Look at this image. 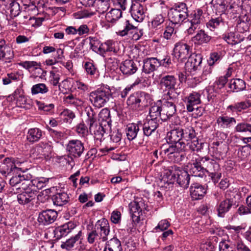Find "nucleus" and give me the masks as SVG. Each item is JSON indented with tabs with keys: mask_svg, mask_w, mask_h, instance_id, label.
I'll use <instances>...</instances> for the list:
<instances>
[{
	"mask_svg": "<svg viewBox=\"0 0 251 251\" xmlns=\"http://www.w3.org/2000/svg\"><path fill=\"white\" fill-rule=\"evenodd\" d=\"M87 119L86 120V123L89 126V129L92 131L94 126L97 124V115L96 113L91 106H87L85 109Z\"/></svg>",
	"mask_w": 251,
	"mask_h": 251,
	"instance_id": "38",
	"label": "nucleus"
},
{
	"mask_svg": "<svg viewBox=\"0 0 251 251\" xmlns=\"http://www.w3.org/2000/svg\"><path fill=\"white\" fill-rule=\"evenodd\" d=\"M169 18L172 25L177 27L180 26L182 23L188 19L172 9H171L170 12L169 13Z\"/></svg>",
	"mask_w": 251,
	"mask_h": 251,
	"instance_id": "37",
	"label": "nucleus"
},
{
	"mask_svg": "<svg viewBox=\"0 0 251 251\" xmlns=\"http://www.w3.org/2000/svg\"><path fill=\"white\" fill-rule=\"evenodd\" d=\"M180 129L182 133V139L186 141H189L196 138V132L193 127L190 126L185 127L184 129Z\"/></svg>",
	"mask_w": 251,
	"mask_h": 251,
	"instance_id": "47",
	"label": "nucleus"
},
{
	"mask_svg": "<svg viewBox=\"0 0 251 251\" xmlns=\"http://www.w3.org/2000/svg\"><path fill=\"white\" fill-rule=\"evenodd\" d=\"M130 214L132 221L134 223H138L140 221V216L143 211L146 209L144 201L138 199L131 201L128 205Z\"/></svg>",
	"mask_w": 251,
	"mask_h": 251,
	"instance_id": "8",
	"label": "nucleus"
},
{
	"mask_svg": "<svg viewBox=\"0 0 251 251\" xmlns=\"http://www.w3.org/2000/svg\"><path fill=\"white\" fill-rule=\"evenodd\" d=\"M52 151L51 146L48 143L41 142L31 150L34 156L50 157Z\"/></svg>",
	"mask_w": 251,
	"mask_h": 251,
	"instance_id": "10",
	"label": "nucleus"
},
{
	"mask_svg": "<svg viewBox=\"0 0 251 251\" xmlns=\"http://www.w3.org/2000/svg\"><path fill=\"white\" fill-rule=\"evenodd\" d=\"M234 198H235L234 193L230 196H228L226 193L225 199L217 204L216 211L219 217H225L226 214L229 212L232 207L236 206V201L234 200Z\"/></svg>",
	"mask_w": 251,
	"mask_h": 251,
	"instance_id": "6",
	"label": "nucleus"
},
{
	"mask_svg": "<svg viewBox=\"0 0 251 251\" xmlns=\"http://www.w3.org/2000/svg\"><path fill=\"white\" fill-rule=\"evenodd\" d=\"M32 176L30 174L23 175L22 181L19 186L16 188V190L22 189L25 191L27 190H31L29 187H32Z\"/></svg>",
	"mask_w": 251,
	"mask_h": 251,
	"instance_id": "46",
	"label": "nucleus"
},
{
	"mask_svg": "<svg viewBox=\"0 0 251 251\" xmlns=\"http://www.w3.org/2000/svg\"><path fill=\"white\" fill-rule=\"evenodd\" d=\"M76 225L72 222H69L62 226H58L54 230V237L59 240L67 235L75 228Z\"/></svg>",
	"mask_w": 251,
	"mask_h": 251,
	"instance_id": "21",
	"label": "nucleus"
},
{
	"mask_svg": "<svg viewBox=\"0 0 251 251\" xmlns=\"http://www.w3.org/2000/svg\"><path fill=\"white\" fill-rule=\"evenodd\" d=\"M81 235L82 232L80 230L75 236L70 238L64 242H62L61 245V248L67 251H70L75 247L76 241L80 239Z\"/></svg>",
	"mask_w": 251,
	"mask_h": 251,
	"instance_id": "41",
	"label": "nucleus"
},
{
	"mask_svg": "<svg viewBox=\"0 0 251 251\" xmlns=\"http://www.w3.org/2000/svg\"><path fill=\"white\" fill-rule=\"evenodd\" d=\"M229 87L232 89L233 92H240L246 89V83L240 78L232 79L230 81Z\"/></svg>",
	"mask_w": 251,
	"mask_h": 251,
	"instance_id": "43",
	"label": "nucleus"
},
{
	"mask_svg": "<svg viewBox=\"0 0 251 251\" xmlns=\"http://www.w3.org/2000/svg\"><path fill=\"white\" fill-rule=\"evenodd\" d=\"M176 170L175 172L167 171L158 181V185L162 188H169L170 185L174 184L176 179Z\"/></svg>",
	"mask_w": 251,
	"mask_h": 251,
	"instance_id": "18",
	"label": "nucleus"
},
{
	"mask_svg": "<svg viewBox=\"0 0 251 251\" xmlns=\"http://www.w3.org/2000/svg\"><path fill=\"white\" fill-rule=\"evenodd\" d=\"M202 158L204 173H208L213 182L217 183L222 176L220 166L217 161L220 160V158L216 157L215 160L209 156L202 157Z\"/></svg>",
	"mask_w": 251,
	"mask_h": 251,
	"instance_id": "3",
	"label": "nucleus"
},
{
	"mask_svg": "<svg viewBox=\"0 0 251 251\" xmlns=\"http://www.w3.org/2000/svg\"><path fill=\"white\" fill-rule=\"evenodd\" d=\"M111 127L108 125H104L100 123V125L97 124L94 126L92 130H93L95 137L97 140H101L104 133H108L111 131Z\"/></svg>",
	"mask_w": 251,
	"mask_h": 251,
	"instance_id": "33",
	"label": "nucleus"
},
{
	"mask_svg": "<svg viewBox=\"0 0 251 251\" xmlns=\"http://www.w3.org/2000/svg\"><path fill=\"white\" fill-rule=\"evenodd\" d=\"M251 106V102L249 100H245L235 102L232 104L229 105L227 106V110L232 113H238L247 109Z\"/></svg>",
	"mask_w": 251,
	"mask_h": 251,
	"instance_id": "31",
	"label": "nucleus"
},
{
	"mask_svg": "<svg viewBox=\"0 0 251 251\" xmlns=\"http://www.w3.org/2000/svg\"><path fill=\"white\" fill-rule=\"evenodd\" d=\"M143 71L146 74H150L155 71L159 66V60L155 57L147 58L143 60Z\"/></svg>",
	"mask_w": 251,
	"mask_h": 251,
	"instance_id": "22",
	"label": "nucleus"
},
{
	"mask_svg": "<svg viewBox=\"0 0 251 251\" xmlns=\"http://www.w3.org/2000/svg\"><path fill=\"white\" fill-rule=\"evenodd\" d=\"M110 7V0H97L96 9L100 14H104Z\"/></svg>",
	"mask_w": 251,
	"mask_h": 251,
	"instance_id": "50",
	"label": "nucleus"
},
{
	"mask_svg": "<svg viewBox=\"0 0 251 251\" xmlns=\"http://www.w3.org/2000/svg\"><path fill=\"white\" fill-rule=\"evenodd\" d=\"M211 40V37L203 29L199 30L196 34L192 38V41L195 44L201 45L207 44Z\"/></svg>",
	"mask_w": 251,
	"mask_h": 251,
	"instance_id": "30",
	"label": "nucleus"
},
{
	"mask_svg": "<svg viewBox=\"0 0 251 251\" xmlns=\"http://www.w3.org/2000/svg\"><path fill=\"white\" fill-rule=\"evenodd\" d=\"M234 244L230 243V241H222L219 243L220 251H234Z\"/></svg>",
	"mask_w": 251,
	"mask_h": 251,
	"instance_id": "64",
	"label": "nucleus"
},
{
	"mask_svg": "<svg viewBox=\"0 0 251 251\" xmlns=\"http://www.w3.org/2000/svg\"><path fill=\"white\" fill-rule=\"evenodd\" d=\"M181 147L178 148L176 151H175L171 155H170L167 158L171 162L174 163H178L182 160V158H184L183 152L182 151Z\"/></svg>",
	"mask_w": 251,
	"mask_h": 251,
	"instance_id": "57",
	"label": "nucleus"
},
{
	"mask_svg": "<svg viewBox=\"0 0 251 251\" xmlns=\"http://www.w3.org/2000/svg\"><path fill=\"white\" fill-rule=\"evenodd\" d=\"M111 96L109 87L107 85L101 86L90 93L89 99L95 107L100 108L105 105Z\"/></svg>",
	"mask_w": 251,
	"mask_h": 251,
	"instance_id": "2",
	"label": "nucleus"
},
{
	"mask_svg": "<svg viewBox=\"0 0 251 251\" xmlns=\"http://www.w3.org/2000/svg\"><path fill=\"white\" fill-rule=\"evenodd\" d=\"M19 65L28 71L30 70L34 71L38 66H41V63L34 61H25L19 63Z\"/></svg>",
	"mask_w": 251,
	"mask_h": 251,
	"instance_id": "61",
	"label": "nucleus"
},
{
	"mask_svg": "<svg viewBox=\"0 0 251 251\" xmlns=\"http://www.w3.org/2000/svg\"><path fill=\"white\" fill-rule=\"evenodd\" d=\"M87 240L89 244L98 245L106 241L102 236H100V234L94 229L88 232Z\"/></svg>",
	"mask_w": 251,
	"mask_h": 251,
	"instance_id": "40",
	"label": "nucleus"
},
{
	"mask_svg": "<svg viewBox=\"0 0 251 251\" xmlns=\"http://www.w3.org/2000/svg\"><path fill=\"white\" fill-rule=\"evenodd\" d=\"M190 195L193 200H197L202 199L206 192V188L201 184L195 183L191 185L190 188Z\"/></svg>",
	"mask_w": 251,
	"mask_h": 251,
	"instance_id": "25",
	"label": "nucleus"
},
{
	"mask_svg": "<svg viewBox=\"0 0 251 251\" xmlns=\"http://www.w3.org/2000/svg\"><path fill=\"white\" fill-rule=\"evenodd\" d=\"M251 23L248 21L247 18L245 20L241 17L237 19L236 29L238 32L245 33L249 31Z\"/></svg>",
	"mask_w": 251,
	"mask_h": 251,
	"instance_id": "45",
	"label": "nucleus"
},
{
	"mask_svg": "<svg viewBox=\"0 0 251 251\" xmlns=\"http://www.w3.org/2000/svg\"><path fill=\"white\" fill-rule=\"evenodd\" d=\"M182 139V133L180 131V128H176L171 130L168 132L167 134L166 140L169 144H175L180 146L181 147L183 146V148H184L185 144L180 141Z\"/></svg>",
	"mask_w": 251,
	"mask_h": 251,
	"instance_id": "19",
	"label": "nucleus"
},
{
	"mask_svg": "<svg viewBox=\"0 0 251 251\" xmlns=\"http://www.w3.org/2000/svg\"><path fill=\"white\" fill-rule=\"evenodd\" d=\"M174 53L179 61L184 62L192 54V47L183 42L176 43L174 49Z\"/></svg>",
	"mask_w": 251,
	"mask_h": 251,
	"instance_id": "9",
	"label": "nucleus"
},
{
	"mask_svg": "<svg viewBox=\"0 0 251 251\" xmlns=\"http://www.w3.org/2000/svg\"><path fill=\"white\" fill-rule=\"evenodd\" d=\"M141 127V121H138L137 123L128 124L126 128V132L127 139L129 141H132L135 139Z\"/></svg>",
	"mask_w": 251,
	"mask_h": 251,
	"instance_id": "26",
	"label": "nucleus"
},
{
	"mask_svg": "<svg viewBox=\"0 0 251 251\" xmlns=\"http://www.w3.org/2000/svg\"><path fill=\"white\" fill-rule=\"evenodd\" d=\"M48 91L49 88L44 83H38L33 85L31 88V92L33 95L38 94H44Z\"/></svg>",
	"mask_w": 251,
	"mask_h": 251,
	"instance_id": "55",
	"label": "nucleus"
},
{
	"mask_svg": "<svg viewBox=\"0 0 251 251\" xmlns=\"http://www.w3.org/2000/svg\"><path fill=\"white\" fill-rule=\"evenodd\" d=\"M94 229L102 236L106 241L109 234L110 227L108 221L105 218L98 220L94 226Z\"/></svg>",
	"mask_w": 251,
	"mask_h": 251,
	"instance_id": "17",
	"label": "nucleus"
},
{
	"mask_svg": "<svg viewBox=\"0 0 251 251\" xmlns=\"http://www.w3.org/2000/svg\"><path fill=\"white\" fill-rule=\"evenodd\" d=\"M17 21L19 24L22 25H34L31 23L32 21H35V24L38 23V20L34 17H32L29 15L27 14L25 12H23L22 15L19 17ZM39 25V24H37Z\"/></svg>",
	"mask_w": 251,
	"mask_h": 251,
	"instance_id": "53",
	"label": "nucleus"
},
{
	"mask_svg": "<svg viewBox=\"0 0 251 251\" xmlns=\"http://www.w3.org/2000/svg\"><path fill=\"white\" fill-rule=\"evenodd\" d=\"M121 241L116 237L107 241L103 251H122Z\"/></svg>",
	"mask_w": 251,
	"mask_h": 251,
	"instance_id": "34",
	"label": "nucleus"
},
{
	"mask_svg": "<svg viewBox=\"0 0 251 251\" xmlns=\"http://www.w3.org/2000/svg\"><path fill=\"white\" fill-rule=\"evenodd\" d=\"M152 100L150 94L138 91L130 95L126 100V104L129 109L140 111L151 105Z\"/></svg>",
	"mask_w": 251,
	"mask_h": 251,
	"instance_id": "1",
	"label": "nucleus"
},
{
	"mask_svg": "<svg viewBox=\"0 0 251 251\" xmlns=\"http://www.w3.org/2000/svg\"><path fill=\"white\" fill-rule=\"evenodd\" d=\"M224 25V21L221 17L211 18L207 23L206 26L211 31H214L220 26Z\"/></svg>",
	"mask_w": 251,
	"mask_h": 251,
	"instance_id": "49",
	"label": "nucleus"
},
{
	"mask_svg": "<svg viewBox=\"0 0 251 251\" xmlns=\"http://www.w3.org/2000/svg\"><path fill=\"white\" fill-rule=\"evenodd\" d=\"M36 194L33 190H27L17 196V201L19 204L25 205L30 203L35 199Z\"/></svg>",
	"mask_w": 251,
	"mask_h": 251,
	"instance_id": "24",
	"label": "nucleus"
},
{
	"mask_svg": "<svg viewBox=\"0 0 251 251\" xmlns=\"http://www.w3.org/2000/svg\"><path fill=\"white\" fill-rule=\"evenodd\" d=\"M162 113V109L161 106L155 103L150 108L149 115L147 117L151 120H155L159 122V117H160V118L163 117Z\"/></svg>",
	"mask_w": 251,
	"mask_h": 251,
	"instance_id": "39",
	"label": "nucleus"
},
{
	"mask_svg": "<svg viewBox=\"0 0 251 251\" xmlns=\"http://www.w3.org/2000/svg\"><path fill=\"white\" fill-rule=\"evenodd\" d=\"M68 156L71 158H78L85 151L84 145L80 140L72 139L68 141L66 147Z\"/></svg>",
	"mask_w": 251,
	"mask_h": 251,
	"instance_id": "7",
	"label": "nucleus"
},
{
	"mask_svg": "<svg viewBox=\"0 0 251 251\" xmlns=\"http://www.w3.org/2000/svg\"><path fill=\"white\" fill-rule=\"evenodd\" d=\"M177 83V79L173 75H166L161 77L160 85L164 91L170 92L174 90Z\"/></svg>",
	"mask_w": 251,
	"mask_h": 251,
	"instance_id": "16",
	"label": "nucleus"
},
{
	"mask_svg": "<svg viewBox=\"0 0 251 251\" xmlns=\"http://www.w3.org/2000/svg\"><path fill=\"white\" fill-rule=\"evenodd\" d=\"M49 178L45 177H39L32 179V186L37 189H42L46 187L48 183Z\"/></svg>",
	"mask_w": 251,
	"mask_h": 251,
	"instance_id": "58",
	"label": "nucleus"
},
{
	"mask_svg": "<svg viewBox=\"0 0 251 251\" xmlns=\"http://www.w3.org/2000/svg\"><path fill=\"white\" fill-rule=\"evenodd\" d=\"M87 39L89 41V44L91 49L93 51L101 53V44H100L99 40L96 37H89Z\"/></svg>",
	"mask_w": 251,
	"mask_h": 251,
	"instance_id": "60",
	"label": "nucleus"
},
{
	"mask_svg": "<svg viewBox=\"0 0 251 251\" xmlns=\"http://www.w3.org/2000/svg\"><path fill=\"white\" fill-rule=\"evenodd\" d=\"M170 92H167L162 107V116L161 120H166L172 117L176 111V104L177 102V98L176 97L171 96Z\"/></svg>",
	"mask_w": 251,
	"mask_h": 251,
	"instance_id": "5",
	"label": "nucleus"
},
{
	"mask_svg": "<svg viewBox=\"0 0 251 251\" xmlns=\"http://www.w3.org/2000/svg\"><path fill=\"white\" fill-rule=\"evenodd\" d=\"M57 212L52 209L43 210L39 213L38 217V222L44 226L53 223L57 217Z\"/></svg>",
	"mask_w": 251,
	"mask_h": 251,
	"instance_id": "11",
	"label": "nucleus"
},
{
	"mask_svg": "<svg viewBox=\"0 0 251 251\" xmlns=\"http://www.w3.org/2000/svg\"><path fill=\"white\" fill-rule=\"evenodd\" d=\"M132 18L137 22H142L145 18V9L139 1H132L130 10Z\"/></svg>",
	"mask_w": 251,
	"mask_h": 251,
	"instance_id": "14",
	"label": "nucleus"
},
{
	"mask_svg": "<svg viewBox=\"0 0 251 251\" xmlns=\"http://www.w3.org/2000/svg\"><path fill=\"white\" fill-rule=\"evenodd\" d=\"M159 123L155 120H152L147 117L144 124L142 123V128L143 134L147 137H149L154 134L159 126Z\"/></svg>",
	"mask_w": 251,
	"mask_h": 251,
	"instance_id": "20",
	"label": "nucleus"
},
{
	"mask_svg": "<svg viewBox=\"0 0 251 251\" xmlns=\"http://www.w3.org/2000/svg\"><path fill=\"white\" fill-rule=\"evenodd\" d=\"M179 146L175 144H172V145L169 144L168 147L163 146L161 147L159 154L160 155H164L166 157L168 158L171 154L179 148Z\"/></svg>",
	"mask_w": 251,
	"mask_h": 251,
	"instance_id": "56",
	"label": "nucleus"
},
{
	"mask_svg": "<svg viewBox=\"0 0 251 251\" xmlns=\"http://www.w3.org/2000/svg\"><path fill=\"white\" fill-rule=\"evenodd\" d=\"M189 148L193 151H199L203 149L204 143L197 138L192 140L189 143Z\"/></svg>",
	"mask_w": 251,
	"mask_h": 251,
	"instance_id": "62",
	"label": "nucleus"
},
{
	"mask_svg": "<svg viewBox=\"0 0 251 251\" xmlns=\"http://www.w3.org/2000/svg\"><path fill=\"white\" fill-rule=\"evenodd\" d=\"M223 39L226 42L231 45H235L242 42L244 37L239 34L233 32H230L223 35Z\"/></svg>",
	"mask_w": 251,
	"mask_h": 251,
	"instance_id": "35",
	"label": "nucleus"
},
{
	"mask_svg": "<svg viewBox=\"0 0 251 251\" xmlns=\"http://www.w3.org/2000/svg\"><path fill=\"white\" fill-rule=\"evenodd\" d=\"M65 100L68 103L72 104L76 108L80 107L83 104V100L74 97L72 94L66 96Z\"/></svg>",
	"mask_w": 251,
	"mask_h": 251,
	"instance_id": "59",
	"label": "nucleus"
},
{
	"mask_svg": "<svg viewBox=\"0 0 251 251\" xmlns=\"http://www.w3.org/2000/svg\"><path fill=\"white\" fill-rule=\"evenodd\" d=\"M172 9L176 12L177 11V13L187 18L189 17V15L187 5L183 2L175 3Z\"/></svg>",
	"mask_w": 251,
	"mask_h": 251,
	"instance_id": "48",
	"label": "nucleus"
},
{
	"mask_svg": "<svg viewBox=\"0 0 251 251\" xmlns=\"http://www.w3.org/2000/svg\"><path fill=\"white\" fill-rule=\"evenodd\" d=\"M216 122L219 126L222 128H227L232 124L236 123V120L233 117L220 116L217 119Z\"/></svg>",
	"mask_w": 251,
	"mask_h": 251,
	"instance_id": "44",
	"label": "nucleus"
},
{
	"mask_svg": "<svg viewBox=\"0 0 251 251\" xmlns=\"http://www.w3.org/2000/svg\"><path fill=\"white\" fill-rule=\"evenodd\" d=\"M68 195L65 192L57 193L52 197V201L54 205L62 206L66 204L69 201Z\"/></svg>",
	"mask_w": 251,
	"mask_h": 251,
	"instance_id": "36",
	"label": "nucleus"
},
{
	"mask_svg": "<svg viewBox=\"0 0 251 251\" xmlns=\"http://www.w3.org/2000/svg\"><path fill=\"white\" fill-rule=\"evenodd\" d=\"M100 120L101 124L108 125L111 127V120L110 111L107 108L102 109L99 113Z\"/></svg>",
	"mask_w": 251,
	"mask_h": 251,
	"instance_id": "52",
	"label": "nucleus"
},
{
	"mask_svg": "<svg viewBox=\"0 0 251 251\" xmlns=\"http://www.w3.org/2000/svg\"><path fill=\"white\" fill-rule=\"evenodd\" d=\"M120 69L123 74L129 75L134 74L138 68L132 60H126L121 65Z\"/></svg>",
	"mask_w": 251,
	"mask_h": 251,
	"instance_id": "28",
	"label": "nucleus"
},
{
	"mask_svg": "<svg viewBox=\"0 0 251 251\" xmlns=\"http://www.w3.org/2000/svg\"><path fill=\"white\" fill-rule=\"evenodd\" d=\"M122 11L119 9L112 8L106 12L105 16L106 21L111 25L115 24L122 17Z\"/></svg>",
	"mask_w": 251,
	"mask_h": 251,
	"instance_id": "32",
	"label": "nucleus"
},
{
	"mask_svg": "<svg viewBox=\"0 0 251 251\" xmlns=\"http://www.w3.org/2000/svg\"><path fill=\"white\" fill-rule=\"evenodd\" d=\"M202 14L203 11L201 9L198 8L194 10L190 15L189 16V19H187V20L200 25L202 20Z\"/></svg>",
	"mask_w": 251,
	"mask_h": 251,
	"instance_id": "54",
	"label": "nucleus"
},
{
	"mask_svg": "<svg viewBox=\"0 0 251 251\" xmlns=\"http://www.w3.org/2000/svg\"><path fill=\"white\" fill-rule=\"evenodd\" d=\"M14 99L16 100V105L18 107L30 109L32 106L31 100L23 95L21 89H17L14 92Z\"/></svg>",
	"mask_w": 251,
	"mask_h": 251,
	"instance_id": "15",
	"label": "nucleus"
},
{
	"mask_svg": "<svg viewBox=\"0 0 251 251\" xmlns=\"http://www.w3.org/2000/svg\"><path fill=\"white\" fill-rule=\"evenodd\" d=\"M116 43L112 40H107L103 43L101 44V53L106 52H113L116 53L118 50L116 48Z\"/></svg>",
	"mask_w": 251,
	"mask_h": 251,
	"instance_id": "51",
	"label": "nucleus"
},
{
	"mask_svg": "<svg viewBox=\"0 0 251 251\" xmlns=\"http://www.w3.org/2000/svg\"><path fill=\"white\" fill-rule=\"evenodd\" d=\"M184 101L188 112H193L195 109L198 111L199 108H195V106L201 103V94L199 92H192L185 98Z\"/></svg>",
	"mask_w": 251,
	"mask_h": 251,
	"instance_id": "12",
	"label": "nucleus"
},
{
	"mask_svg": "<svg viewBox=\"0 0 251 251\" xmlns=\"http://www.w3.org/2000/svg\"><path fill=\"white\" fill-rule=\"evenodd\" d=\"M189 162L187 166L188 174L194 176L203 177L205 175L202 156L193 152L187 156Z\"/></svg>",
	"mask_w": 251,
	"mask_h": 251,
	"instance_id": "4",
	"label": "nucleus"
},
{
	"mask_svg": "<svg viewBox=\"0 0 251 251\" xmlns=\"http://www.w3.org/2000/svg\"><path fill=\"white\" fill-rule=\"evenodd\" d=\"M236 131L244 132L249 131L251 133V124L247 122H242L237 125L235 128Z\"/></svg>",
	"mask_w": 251,
	"mask_h": 251,
	"instance_id": "63",
	"label": "nucleus"
},
{
	"mask_svg": "<svg viewBox=\"0 0 251 251\" xmlns=\"http://www.w3.org/2000/svg\"><path fill=\"white\" fill-rule=\"evenodd\" d=\"M119 30L117 34L121 36L132 34L136 30V27L129 23L126 19L123 20L118 25Z\"/></svg>",
	"mask_w": 251,
	"mask_h": 251,
	"instance_id": "23",
	"label": "nucleus"
},
{
	"mask_svg": "<svg viewBox=\"0 0 251 251\" xmlns=\"http://www.w3.org/2000/svg\"><path fill=\"white\" fill-rule=\"evenodd\" d=\"M42 136V131L38 128H32L28 130L27 140L31 143L38 141Z\"/></svg>",
	"mask_w": 251,
	"mask_h": 251,
	"instance_id": "42",
	"label": "nucleus"
},
{
	"mask_svg": "<svg viewBox=\"0 0 251 251\" xmlns=\"http://www.w3.org/2000/svg\"><path fill=\"white\" fill-rule=\"evenodd\" d=\"M202 61V57L201 54L192 53L185 63V68L190 72L200 70Z\"/></svg>",
	"mask_w": 251,
	"mask_h": 251,
	"instance_id": "13",
	"label": "nucleus"
},
{
	"mask_svg": "<svg viewBox=\"0 0 251 251\" xmlns=\"http://www.w3.org/2000/svg\"><path fill=\"white\" fill-rule=\"evenodd\" d=\"M0 60H2L4 62H10L14 57L13 51L9 47L3 45L4 41L0 42Z\"/></svg>",
	"mask_w": 251,
	"mask_h": 251,
	"instance_id": "29",
	"label": "nucleus"
},
{
	"mask_svg": "<svg viewBox=\"0 0 251 251\" xmlns=\"http://www.w3.org/2000/svg\"><path fill=\"white\" fill-rule=\"evenodd\" d=\"M176 183L184 189H187L189 185L190 175L184 170H176Z\"/></svg>",
	"mask_w": 251,
	"mask_h": 251,
	"instance_id": "27",
	"label": "nucleus"
}]
</instances>
